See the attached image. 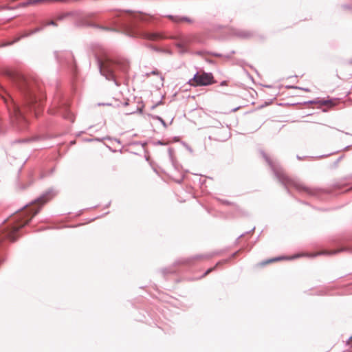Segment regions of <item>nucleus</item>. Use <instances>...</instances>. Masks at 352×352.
I'll return each mask as SVG.
<instances>
[{
  "label": "nucleus",
  "instance_id": "13",
  "mask_svg": "<svg viewBox=\"0 0 352 352\" xmlns=\"http://www.w3.org/2000/svg\"><path fill=\"white\" fill-rule=\"evenodd\" d=\"M150 18H151V16H148V15H146V14H142V15H141V16H140V20H142V21H148V19H150Z\"/></svg>",
  "mask_w": 352,
  "mask_h": 352
},
{
  "label": "nucleus",
  "instance_id": "5",
  "mask_svg": "<svg viewBox=\"0 0 352 352\" xmlns=\"http://www.w3.org/2000/svg\"><path fill=\"white\" fill-rule=\"evenodd\" d=\"M12 117L14 119V120L19 124L25 123L26 121L23 115V112H22L20 108L14 104H12Z\"/></svg>",
  "mask_w": 352,
  "mask_h": 352
},
{
  "label": "nucleus",
  "instance_id": "18",
  "mask_svg": "<svg viewBox=\"0 0 352 352\" xmlns=\"http://www.w3.org/2000/svg\"><path fill=\"white\" fill-rule=\"evenodd\" d=\"M346 69H347L348 71H349V70H350L349 67H346Z\"/></svg>",
  "mask_w": 352,
  "mask_h": 352
},
{
  "label": "nucleus",
  "instance_id": "10",
  "mask_svg": "<svg viewBox=\"0 0 352 352\" xmlns=\"http://www.w3.org/2000/svg\"><path fill=\"white\" fill-rule=\"evenodd\" d=\"M295 187L300 190H307V188L302 184L296 183Z\"/></svg>",
  "mask_w": 352,
  "mask_h": 352
},
{
  "label": "nucleus",
  "instance_id": "17",
  "mask_svg": "<svg viewBox=\"0 0 352 352\" xmlns=\"http://www.w3.org/2000/svg\"><path fill=\"white\" fill-rule=\"evenodd\" d=\"M340 251V250H336V251H334L332 254H336V253H337V252H339Z\"/></svg>",
  "mask_w": 352,
  "mask_h": 352
},
{
  "label": "nucleus",
  "instance_id": "12",
  "mask_svg": "<svg viewBox=\"0 0 352 352\" xmlns=\"http://www.w3.org/2000/svg\"><path fill=\"white\" fill-rule=\"evenodd\" d=\"M20 83H21V84L19 85L20 88H21V89H25L24 86L28 83V82H27V81H26V80H25V79H24V78H22L21 82Z\"/></svg>",
  "mask_w": 352,
  "mask_h": 352
},
{
  "label": "nucleus",
  "instance_id": "4",
  "mask_svg": "<svg viewBox=\"0 0 352 352\" xmlns=\"http://www.w3.org/2000/svg\"><path fill=\"white\" fill-rule=\"evenodd\" d=\"M116 65L114 63L109 59H105L100 62V73L107 79L111 80L114 78V69Z\"/></svg>",
  "mask_w": 352,
  "mask_h": 352
},
{
  "label": "nucleus",
  "instance_id": "1",
  "mask_svg": "<svg viewBox=\"0 0 352 352\" xmlns=\"http://www.w3.org/2000/svg\"><path fill=\"white\" fill-rule=\"evenodd\" d=\"M43 102L41 98L37 99L32 90L26 94V104L23 107L24 111H34L37 117L41 111Z\"/></svg>",
  "mask_w": 352,
  "mask_h": 352
},
{
  "label": "nucleus",
  "instance_id": "14",
  "mask_svg": "<svg viewBox=\"0 0 352 352\" xmlns=\"http://www.w3.org/2000/svg\"><path fill=\"white\" fill-rule=\"evenodd\" d=\"M56 25V23H55V22H54V21H51L48 22V23L46 24V25Z\"/></svg>",
  "mask_w": 352,
  "mask_h": 352
},
{
  "label": "nucleus",
  "instance_id": "8",
  "mask_svg": "<svg viewBox=\"0 0 352 352\" xmlns=\"http://www.w3.org/2000/svg\"><path fill=\"white\" fill-rule=\"evenodd\" d=\"M169 18L175 22H187L188 23H192L194 22L193 19L188 17L178 18L170 16Z\"/></svg>",
  "mask_w": 352,
  "mask_h": 352
},
{
  "label": "nucleus",
  "instance_id": "15",
  "mask_svg": "<svg viewBox=\"0 0 352 352\" xmlns=\"http://www.w3.org/2000/svg\"><path fill=\"white\" fill-rule=\"evenodd\" d=\"M212 270V268H210V269L208 270L205 272L204 276L208 275V274H209Z\"/></svg>",
  "mask_w": 352,
  "mask_h": 352
},
{
  "label": "nucleus",
  "instance_id": "11",
  "mask_svg": "<svg viewBox=\"0 0 352 352\" xmlns=\"http://www.w3.org/2000/svg\"><path fill=\"white\" fill-rule=\"evenodd\" d=\"M278 260H279V258H273V259H270V260H267V261H265L261 263V265H267V264H269L270 263H272V262H274V261H277Z\"/></svg>",
  "mask_w": 352,
  "mask_h": 352
},
{
  "label": "nucleus",
  "instance_id": "9",
  "mask_svg": "<svg viewBox=\"0 0 352 352\" xmlns=\"http://www.w3.org/2000/svg\"><path fill=\"white\" fill-rule=\"evenodd\" d=\"M50 199V197L49 195H44L41 196V197H39L36 201V203L39 206H42V205L45 204V203H47Z\"/></svg>",
  "mask_w": 352,
  "mask_h": 352
},
{
  "label": "nucleus",
  "instance_id": "7",
  "mask_svg": "<svg viewBox=\"0 0 352 352\" xmlns=\"http://www.w3.org/2000/svg\"><path fill=\"white\" fill-rule=\"evenodd\" d=\"M192 36H186L181 38L177 43V46L181 48H185L192 41Z\"/></svg>",
  "mask_w": 352,
  "mask_h": 352
},
{
  "label": "nucleus",
  "instance_id": "3",
  "mask_svg": "<svg viewBox=\"0 0 352 352\" xmlns=\"http://www.w3.org/2000/svg\"><path fill=\"white\" fill-rule=\"evenodd\" d=\"M38 212V210H35L29 220L26 221L24 223H21V221H19L16 225L12 226L8 228L4 232V237L12 241H15L18 238V231L20 228H23L25 224L28 223V221Z\"/></svg>",
  "mask_w": 352,
  "mask_h": 352
},
{
  "label": "nucleus",
  "instance_id": "6",
  "mask_svg": "<svg viewBox=\"0 0 352 352\" xmlns=\"http://www.w3.org/2000/svg\"><path fill=\"white\" fill-rule=\"evenodd\" d=\"M141 36L144 38L151 40V41H157L162 38V36L158 33H149V32H144L142 34Z\"/></svg>",
  "mask_w": 352,
  "mask_h": 352
},
{
  "label": "nucleus",
  "instance_id": "2",
  "mask_svg": "<svg viewBox=\"0 0 352 352\" xmlns=\"http://www.w3.org/2000/svg\"><path fill=\"white\" fill-rule=\"evenodd\" d=\"M214 76L211 73L204 72H197L192 78H191L188 84L192 87L208 86L215 83Z\"/></svg>",
  "mask_w": 352,
  "mask_h": 352
},
{
  "label": "nucleus",
  "instance_id": "16",
  "mask_svg": "<svg viewBox=\"0 0 352 352\" xmlns=\"http://www.w3.org/2000/svg\"><path fill=\"white\" fill-rule=\"evenodd\" d=\"M152 74H159V72H158V71L155 70V71H153V72H152Z\"/></svg>",
  "mask_w": 352,
  "mask_h": 352
}]
</instances>
